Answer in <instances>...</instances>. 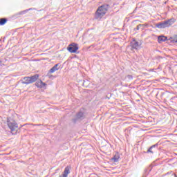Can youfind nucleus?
I'll use <instances>...</instances> for the list:
<instances>
[{
    "mask_svg": "<svg viewBox=\"0 0 177 177\" xmlns=\"http://www.w3.org/2000/svg\"><path fill=\"white\" fill-rule=\"evenodd\" d=\"M42 84V80H39L36 82L35 85L37 86V88H41V84Z\"/></svg>",
    "mask_w": 177,
    "mask_h": 177,
    "instance_id": "nucleus-15",
    "label": "nucleus"
},
{
    "mask_svg": "<svg viewBox=\"0 0 177 177\" xmlns=\"http://www.w3.org/2000/svg\"><path fill=\"white\" fill-rule=\"evenodd\" d=\"M127 78H128V80H133V77L131 75H128Z\"/></svg>",
    "mask_w": 177,
    "mask_h": 177,
    "instance_id": "nucleus-19",
    "label": "nucleus"
},
{
    "mask_svg": "<svg viewBox=\"0 0 177 177\" xmlns=\"http://www.w3.org/2000/svg\"><path fill=\"white\" fill-rule=\"evenodd\" d=\"M107 10H109V4H104L100 6L95 12V19L100 20V19L107 13Z\"/></svg>",
    "mask_w": 177,
    "mask_h": 177,
    "instance_id": "nucleus-1",
    "label": "nucleus"
},
{
    "mask_svg": "<svg viewBox=\"0 0 177 177\" xmlns=\"http://www.w3.org/2000/svg\"><path fill=\"white\" fill-rule=\"evenodd\" d=\"M171 42H173V44H177V36H176L174 38H170Z\"/></svg>",
    "mask_w": 177,
    "mask_h": 177,
    "instance_id": "nucleus-14",
    "label": "nucleus"
},
{
    "mask_svg": "<svg viewBox=\"0 0 177 177\" xmlns=\"http://www.w3.org/2000/svg\"><path fill=\"white\" fill-rule=\"evenodd\" d=\"M140 27H145V25L144 24H139L138 26H137L136 30H140Z\"/></svg>",
    "mask_w": 177,
    "mask_h": 177,
    "instance_id": "nucleus-17",
    "label": "nucleus"
},
{
    "mask_svg": "<svg viewBox=\"0 0 177 177\" xmlns=\"http://www.w3.org/2000/svg\"><path fill=\"white\" fill-rule=\"evenodd\" d=\"M156 146H158V145H155L151 146L148 150H147V153H151L153 154V151H151L153 149V147H156Z\"/></svg>",
    "mask_w": 177,
    "mask_h": 177,
    "instance_id": "nucleus-16",
    "label": "nucleus"
},
{
    "mask_svg": "<svg viewBox=\"0 0 177 177\" xmlns=\"http://www.w3.org/2000/svg\"><path fill=\"white\" fill-rule=\"evenodd\" d=\"M59 66L60 65L59 64H57L53 68H51L49 71L50 74H53V73L57 71V70L59 68Z\"/></svg>",
    "mask_w": 177,
    "mask_h": 177,
    "instance_id": "nucleus-8",
    "label": "nucleus"
},
{
    "mask_svg": "<svg viewBox=\"0 0 177 177\" xmlns=\"http://www.w3.org/2000/svg\"><path fill=\"white\" fill-rule=\"evenodd\" d=\"M68 174H70V167L67 166L64 171L62 176L67 177L68 176Z\"/></svg>",
    "mask_w": 177,
    "mask_h": 177,
    "instance_id": "nucleus-11",
    "label": "nucleus"
},
{
    "mask_svg": "<svg viewBox=\"0 0 177 177\" xmlns=\"http://www.w3.org/2000/svg\"><path fill=\"white\" fill-rule=\"evenodd\" d=\"M8 127L10 129L12 135H16L17 133V129H19V125L14 120L8 119Z\"/></svg>",
    "mask_w": 177,
    "mask_h": 177,
    "instance_id": "nucleus-2",
    "label": "nucleus"
},
{
    "mask_svg": "<svg viewBox=\"0 0 177 177\" xmlns=\"http://www.w3.org/2000/svg\"><path fill=\"white\" fill-rule=\"evenodd\" d=\"M85 118V114L82 111H80L78 113L76 114V118L73 119L74 122L77 121V120H84Z\"/></svg>",
    "mask_w": 177,
    "mask_h": 177,
    "instance_id": "nucleus-6",
    "label": "nucleus"
},
{
    "mask_svg": "<svg viewBox=\"0 0 177 177\" xmlns=\"http://www.w3.org/2000/svg\"><path fill=\"white\" fill-rule=\"evenodd\" d=\"M46 86V83H44L41 81V86L40 88H45Z\"/></svg>",
    "mask_w": 177,
    "mask_h": 177,
    "instance_id": "nucleus-18",
    "label": "nucleus"
},
{
    "mask_svg": "<svg viewBox=\"0 0 177 177\" xmlns=\"http://www.w3.org/2000/svg\"><path fill=\"white\" fill-rule=\"evenodd\" d=\"M6 21H8V19L6 18L0 19V26H4Z\"/></svg>",
    "mask_w": 177,
    "mask_h": 177,
    "instance_id": "nucleus-13",
    "label": "nucleus"
},
{
    "mask_svg": "<svg viewBox=\"0 0 177 177\" xmlns=\"http://www.w3.org/2000/svg\"><path fill=\"white\" fill-rule=\"evenodd\" d=\"M32 10H34V8H29V9L25 10L24 11H21L13 15V17H20V16H23V15H26V13H27L28 11Z\"/></svg>",
    "mask_w": 177,
    "mask_h": 177,
    "instance_id": "nucleus-7",
    "label": "nucleus"
},
{
    "mask_svg": "<svg viewBox=\"0 0 177 177\" xmlns=\"http://www.w3.org/2000/svg\"><path fill=\"white\" fill-rule=\"evenodd\" d=\"M167 39H168V38L165 36H159L158 37V41L159 42V44H162V42H165Z\"/></svg>",
    "mask_w": 177,
    "mask_h": 177,
    "instance_id": "nucleus-10",
    "label": "nucleus"
},
{
    "mask_svg": "<svg viewBox=\"0 0 177 177\" xmlns=\"http://www.w3.org/2000/svg\"><path fill=\"white\" fill-rule=\"evenodd\" d=\"M32 125H33L34 127H39V124H32Z\"/></svg>",
    "mask_w": 177,
    "mask_h": 177,
    "instance_id": "nucleus-20",
    "label": "nucleus"
},
{
    "mask_svg": "<svg viewBox=\"0 0 177 177\" xmlns=\"http://www.w3.org/2000/svg\"><path fill=\"white\" fill-rule=\"evenodd\" d=\"M120 159V155L118 153H116L113 158L112 160L114 161V162H118V160Z\"/></svg>",
    "mask_w": 177,
    "mask_h": 177,
    "instance_id": "nucleus-12",
    "label": "nucleus"
},
{
    "mask_svg": "<svg viewBox=\"0 0 177 177\" xmlns=\"http://www.w3.org/2000/svg\"><path fill=\"white\" fill-rule=\"evenodd\" d=\"M175 21V19L171 18L169 20L163 21L160 23L156 24V27H157V28H167V27H170V26H172Z\"/></svg>",
    "mask_w": 177,
    "mask_h": 177,
    "instance_id": "nucleus-3",
    "label": "nucleus"
},
{
    "mask_svg": "<svg viewBox=\"0 0 177 177\" xmlns=\"http://www.w3.org/2000/svg\"><path fill=\"white\" fill-rule=\"evenodd\" d=\"M131 46L133 49H138V48H139V42L133 39L131 43Z\"/></svg>",
    "mask_w": 177,
    "mask_h": 177,
    "instance_id": "nucleus-9",
    "label": "nucleus"
},
{
    "mask_svg": "<svg viewBox=\"0 0 177 177\" xmlns=\"http://www.w3.org/2000/svg\"><path fill=\"white\" fill-rule=\"evenodd\" d=\"M37 78H39V75L36 74L31 77H24V80L22 81V84H25L26 85H28L29 84H32L37 81Z\"/></svg>",
    "mask_w": 177,
    "mask_h": 177,
    "instance_id": "nucleus-4",
    "label": "nucleus"
},
{
    "mask_svg": "<svg viewBox=\"0 0 177 177\" xmlns=\"http://www.w3.org/2000/svg\"><path fill=\"white\" fill-rule=\"evenodd\" d=\"M78 49V44H75V43H73L71 44H70L68 47H67V50H68V52H70L71 53H75V52H77V50Z\"/></svg>",
    "mask_w": 177,
    "mask_h": 177,
    "instance_id": "nucleus-5",
    "label": "nucleus"
}]
</instances>
